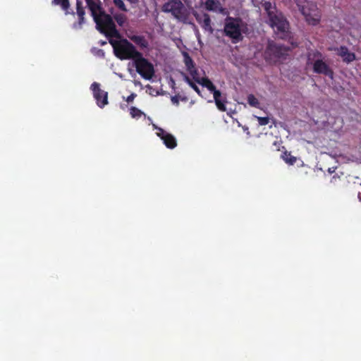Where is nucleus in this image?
I'll return each instance as SVG.
<instances>
[{
	"mask_svg": "<svg viewBox=\"0 0 361 361\" xmlns=\"http://www.w3.org/2000/svg\"><path fill=\"white\" fill-rule=\"evenodd\" d=\"M90 11L96 24V28L100 33L104 35L109 39L114 37L116 39L121 37L113 18L106 13L102 5L99 6V8H94Z\"/></svg>",
	"mask_w": 361,
	"mask_h": 361,
	"instance_id": "f257e3e1",
	"label": "nucleus"
},
{
	"mask_svg": "<svg viewBox=\"0 0 361 361\" xmlns=\"http://www.w3.org/2000/svg\"><path fill=\"white\" fill-rule=\"evenodd\" d=\"M109 42L114 49L115 56L121 60L132 59L133 61L141 53L132 43L124 38L121 37L119 40L109 39Z\"/></svg>",
	"mask_w": 361,
	"mask_h": 361,
	"instance_id": "f03ea898",
	"label": "nucleus"
},
{
	"mask_svg": "<svg viewBox=\"0 0 361 361\" xmlns=\"http://www.w3.org/2000/svg\"><path fill=\"white\" fill-rule=\"evenodd\" d=\"M322 58V54L319 51L309 52L307 56V64L312 65L314 73L322 74L332 80L334 73Z\"/></svg>",
	"mask_w": 361,
	"mask_h": 361,
	"instance_id": "7ed1b4c3",
	"label": "nucleus"
},
{
	"mask_svg": "<svg viewBox=\"0 0 361 361\" xmlns=\"http://www.w3.org/2000/svg\"><path fill=\"white\" fill-rule=\"evenodd\" d=\"M268 18L271 27L276 29V33L279 38L285 39L289 37V24L281 13L278 11L269 13Z\"/></svg>",
	"mask_w": 361,
	"mask_h": 361,
	"instance_id": "20e7f679",
	"label": "nucleus"
},
{
	"mask_svg": "<svg viewBox=\"0 0 361 361\" xmlns=\"http://www.w3.org/2000/svg\"><path fill=\"white\" fill-rule=\"evenodd\" d=\"M242 24L243 20L240 18L228 16L225 19L224 32L225 35L231 38L234 43L238 42L243 39Z\"/></svg>",
	"mask_w": 361,
	"mask_h": 361,
	"instance_id": "39448f33",
	"label": "nucleus"
},
{
	"mask_svg": "<svg viewBox=\"0 0 361 361\" xmlns=\"http://www.w3.org/2000/svg\"><path fill=\"white\" fill-rule=\"evenodd\" d=\"M162 11L171 13L180 21L185 22L188 18V10L180 0H169L163 5Z\"/></svg>",
	"mask_w": 361,
	"mask_h": 361,
	"instance_id": "423d86ee",
	"label": "nucleus"
},
{
	"mask_svg": "<svg viewBox=\"0 0 361 361\" xmlns=\"http://www.w3.org/2000/svg\"><path fill=\"white\" fill-rule=\"evenodd\" d=\"M137 73L145 80H150L155 73L154 65L142 54L133 60Z\"/></svg>",
	"mask_w": 361,
	"mask_h": 361,
	"instance_id": "0eeeda50",
	"label": "nucleus"
},
{
	"mask_svg": "<svg viewBox=\"0 0 361 361\" xmlns=\"http://www.w3.org/2000/svg\"><path fill=\"white\" fill-rule=\"evenodd\" d=\"M290 48L284 45L277 44L274 41H269L265 54L271 59H278L288 54Z\"/></svg>",
	"mask_w": 361,
	"mask_h": 361,
	"instance_id": "6e6552de",
	"label": "nucleus"
},
{
	"mask_svg": "<svg viewBox=\"0 0 361 361\" xmlns=\"http://www.w3.org/2000/svg\"><path fill=\"white\" fill-rule=\"evenodd\" d=\"M91 90L92 91L94 98L97 101V104L100 108H103L108 104V92L100 88L99 83L94 82L91 85Z\"/></svg>",
	"mask_w": 361,
	"mask_h": 361,
	"instance_id": "1a4fd4ad",
	"label": "nucleus"
},
{
	"mask_svg": "<svg viewBox=\"0 0 361 361\" xmlns=\"http://www.w3.org/2000/svg\"><path fill=\"white\" fill-rule=\"evenodd\" d=\"M157 135L163 140L166 147L173 149L176 147V140L173 135L166 133L161 128H159V132L157 133Z\"/></svg>",
	"mask_w": 361,
	"mask_h": 361,
	"instance_id": "9d476101",
	"label": "nucleus"
},
{
	"mask_svg": "<svg viewBox=\"0 0 361 361\" xmlns=\"http://www.w3.org/2000/svg\"><path fill=\"white\" fill-rule=\"evenodd\" d=\"M196 20L201 25V27L204 30L213 33L214 29L212 27V21L209 14L204 13L202 16L197 13H194Z\"/></svg>",
	"mask_w": 361,
	"mask_h": 361,
	"instance_id": "9b49d317",
	"label": "nucleus"
},
{
	"mask_svg": "<svg viewBox=\"0 0 361 361\" xmlns=\"http://www.w3.org/2000/svg\"><path fill=\"white\" fill-rule=\"evenodd\" d=\"M302 13L305 16V20L308 24L312 25H317L319 23L321 16L318 11H315L314 13L307 12L305 8H302Z\"/></svg>",
	"mask_w": 361,
	"mask_h": 361,
	"instance_id": "f8f14e48",
	"label": "nucleus"
},
{
	"mask_svg": "<svg viewBox=\"0 0 361 361\" xmlns=\"http://www.w3.org/2000/svg\"><path fill=\"white\" fill-rule=\"evenodd\" d=\"M338 55L343 58V61L346 63H350L355 60V54L350 52L345 46H341L338 49Z\"/></svg>",
	"mask_w": 361,
	"mask_h": 361,
	"instance_id": "ddd939ff",
	"label": "nucleus"
},
{
	"mask_svg": "<svg viewBox=\"0 0 361 361\" xmlns=\"http://www.w3.org/2000/svg\"><path fill=\"white\" fill-rule=\"evenodd\" d=\"M205 8L209 11H219L221 13L224 11L219 0H207L205 1Z\"/></svg>",
	"mask_w": 361,
	"mask_h": 361,
	"instance_id": "4468645a",
	"label": "nucleus"
},
{
	"mask_svg": "<svg viewBox=\"0 0 361 361\" xmlns=\"http://www.w3.org/2000/svg\"><path fill=\"white\" fill-rule=\"evenodd\" d=\"M129 39L141 49L147 48L149 46L148 41L142 35H129Z\"/></svg>",
	"mask_w": 361,
	"mask_h": 361,
	"instance_id": "2eb2a0df",
	"label": "nucleus"
},
{
	"mask_svg": "<svg viewBox=\"0 0 361 361\" xmlns=\"http://www.w3.org/2000/svg\"><path fill=\"white\" fill-rule=\"evenodd\" d=\"M214 99L218 109L221 111H225L226 110V98L224 99H221V93L220 91L214 92Z\"/></svg>",
	"mask_w": 361,
	"mask_h": 361,
	"instance_id": "dca6fc26",
	"label": "nucleus"
},
{
	"mask_svg": "<svg viewBox=\"0 0 361 361\" xmlns=\"http://www.w3.org/2000/svg\"><path fill=\"white\" fill-rule=\"evenodd\" d=\"M76 13L78 16V23L81 26L85 23V11L82 6V2L80 0L76 1Z\"/></svg>",
	"mask_w": 361,
	"mask_h": 361,
	"instance_id": "f3484780",
	"label": "nucleus"
},
{
	"mask_svg": "<svg viewBox=\"0 0 361 361\" xmlns=\"http://www.w3.org/2000/svg\"><path fill=\"white\" fill-rule=\"evenodd\" d=\"M197 83L207 87L209 91L213 93V95H214V92L219 91L212 82L207 78H202L201 80H197Z\"/></svg>",
	"mask_w": 361,
	"mask_h": 361,
	"instance_id": "a211bd4d",
	"label": "nucleus"
},
{
	"mask_svg": "<svg viewBox=\"0 0 361 361\" xmlns=\"http://www.w3.org/2000/svg\"><path fill=\"white\" fill-rule=\"evenodd\" d=\"M51 4L52 5L60 6L61 9L64 11L66 15L70 13L69 8L71 5L69 0H52Z\"/></svg>",
	"mask_w": 361,
	"mask_h": 361,
	"instance_id": "6ab92c4d",
	"label": "nucleus"
},
{
	"mask_svg": "<svg viewBox=\"0 0 361 361\" xmlns=\"http://www.w3.org/2000/svg\"><path fill=\"white\" fill-rule=\"evenodd\" d=\"M183 62L185 63L187 71L190 70L193 67L195 66V63H194L192 59L190 57V56L189 55V54L188 52L184 51L183 53Z\"/></svg>",
	"mask_w": 361,
	"mask_h": 361,
	"instance_id": "aec40b11",
	"label": "nucleus"
},
{
	"mask_svg": "<svg viewBox=\"0 0 361 361\" xmlns=\"http://www.w3.org/2000/svg\"><path fill=\"white\" fill-rule=\"evenodd\" d=\"M87 4V7L89 11L94 8H99V6L102 5L101 0H85Z\"/></svg>",
	"mask_w": 361,
	"mask_h": 361,
	"instance_id": "412c9836",
	"label": "nucleus"
},
{
	"mask_svg": "<svg viewBox=\"0 0 361 361\" xmlns=\"http://www.w3.org/2000/svg\"><path fill=\"white\" fill-rule=\"evenodd\" d=\"M282 158L286 163L290 165H293L297 161L296 157L291 155L290 152H285L282 155Z\"/></svg>",
	"mask_w": 361,
	"mask_h": 361,
	"instance_id": "4be33fe9",
	"label": "nucleus"
},
{
	"mask_svg": "<svg viewBox=\"0 0 361 361\" xmlns=\"http://www.w3.org/2000/svg\"><path fill=\"white\" fill-rule=\"evenodd\" d=\"M184 80L192 87L199 95H201L200 88L196 85L195 82L185 74L183 75Z\"/></svg>",
	"mask_w": 361,
	"mask_h": 361,
	"instance_id": "5701e85b",
	"label": "nucleus"
},
{
	"mask_svg": "<svg viewBox=\"0 0 361 361\" xmlns=\"http://www.w3.org/2000/svg\"><path fill=\"white\" fill-rule=\"evenodd\" d=\"M114 18L120 26H123L126 21V16L122 13L114 15Z\"/></svg>",
	"mask_w": 361,
	"mask_h": 361,
	"instance_id": "b1692460",
	"label": "nucleus"
},
{
	"mask_svg": "<svg viewBox=\"0 0 361 361\" xmlns=\"http://www.w3.org/2000/svg\"><path fill=\"white\" fill-rule=\"evenodd\" d=\"M130 114L133 118H137L141 117V116L142 114H144L143 112L141 111V110L138 109L137 108H136L135 106L130 107Z\"/></svg>",
	"mask_w": 361,
	"mask_h": 361,
	"instance_id": "393cba45",
	"label": "nucleus"
},
{
	"mask_svg": "<svg viewBox=\"0 0 361 361\" xmlns=\"http://www.w3.org/2000/svg\"><path fill=\"white\" fill-rule=\"evenodd\" d=\"M187 71L189 72V73L190 74V75L192 77V79L196 82H197V80H201L202 78H200L199 76V73H198V71L196 68V66L193 67L192 69L190 70H188Z\"/></svg>",
	"mask_w": 361,
	"mask_h": 361,
	"instance_id": "a878e982",
	"label": "nucleus"
},
{
	"mask_svg": "<svg viewBox=\"0 0 361 361\" xmlns=\"http://www.w3.org/2000/svg\"><path fill=\"white\" fill-rule=\"evenodd\" d=\"M247 102L251 106L254 107H257L259 104L258 99L253 94L247 96Z\"/></svg>",
	"mask_w": 361,
	"mask_h": 361,
	"instance_id": "bb28decb",
	"label": "nucleus"
},
{
	"mask_svg": "<svg viewBox=\"0 0 361 361\" xmlns=\"http://www.w3.org/2000/svg\"><path fill=\"white\" fill-rule=\"evenodd\" d=\"M114 5L122 11H127V8L122 0H113Z\"/></svg>",
	"mask_w": 361,
	"mask_h": 361,
	"instance_id": "cd10ccee",
	"label": "nucleus"
},
{
	"mask_svg": "<svg viewBox=\"0 0 361 361\" xmlns=\"http://www.w3.org/2000/svg\"><path fill=\"white\" fill-rule=\"evenodd\" d=\"M264 8H265L268 16H269V13L277 11L275 7H274V8L271 7V4L270 2L265 3Z\"/></svg>",
	"mask_w": 361,
	"mask_h": 361,
	"instance_id": "c85d7f7f",
	"label": "nucleus"
},
{
	"mask_svg": "<svg viewBox=\"0 0 361 361\" xmlns=\"http://www.w3.org/2000/svg\"><path fill=\"white\" fill-rule=\"evenodd\" d=\"M258 123L260 126H266L269 122V118L268 117H257Z\"/></svg>",
	"mask_w": 361,
	"mask_h": 361,
	"instance_id": "c756f323",
	"label": "nucleus"
},
{
	"mask_svg": "<svg viewBox=\"0 0 361 361\" xmlns=\"http://www.w3.org/2000/svg\"><path fill=\"white\" fill-rule=\"evenodd\" d=\"M171 102L173 104H176V105H178L179 104V98H178V95H175L173 97H171Z\"/></svg>",
	"mask_w": 361,
	"mask_h": 361,
	"instance_id": "7c9ffc66",
	"label": "nucleus"
},
{
	"mask_svg": "<svg viewBox=\"0 0 361 361\" xmlns=\"http://www.w3.org/2000/svg\"><path fill=\"white\" fill-rule=\"evenodd\" d=\"M135 97H136V94H134V93H133V94H131L130 95H129V96L127 97L126 101H127L128 102H133V99H135Z\"/></svg>",
	"mask_w": 361,
	"mask_h": 361,
	"instance_id": "2f4dec72",
	"label": "nucleus"
},
{
	"mask_svg": "<svg viewBox=\"0 0 361 361\" xmlns=\"http://www.w3.org/2000/svg\"><path fill=\"white\" fill-rule=\"evenodd\" d=\"M334 171V170H331V169H329V172L330 173H332Z\"/></svg>",
	"mask_w": 361,
	"mask_h": 361,
	"instance_id": "473e14b6",
	"label": "nucleus"
},
{
	"mask_svg": "<svg viewBox=\"0 0 361 361\" xmlns=\"http://www.w3.org/2000/svg\"><path fill=\"white\" fill-rule=\"evenodd\" d=\"M291 44H292V45H293V47H297V44H293V42H291Z\"/></svg>",
	"mask_w": 361,
	"mask_h": 361,
	"instance_id": "72a5a7b5",
	"label": "nucleus"
}]
</instances>
